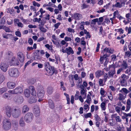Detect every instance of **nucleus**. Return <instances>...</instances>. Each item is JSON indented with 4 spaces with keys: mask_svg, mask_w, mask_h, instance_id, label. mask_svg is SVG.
<instances>
[{
    "mask_svg": "<svg viewBox=\"0 0 131 131\" xmlns=\"http://www.w3.org/2000/svg\"><path fill=\"white\" fill-rule=\"evenodd\" d=\"M29 89L31 91V94L33 97L30 98L29 100V102L30 104H32L36 102L37 100L36 91L34 87L32 86H30L29 87Z\"/></svg>",
    "mask_w": 131,
    "mask_h": 131,
    "instance_id": "1",
    "label": "nucleus"
},
{
    "mask_svg": "<svg viewBox=\"0 0 131 131\" xmlns=\"http://www.w3.org/2000/svg\"><path fill=\"white\" fill-rule=\"evenodd\" d=\"M11 123L9 119L5 118L3 122V128L6 130L9 129L11 127Z\"/></svg>",
    "mask_w": 131,
    "mask_h": 131,
    "instance_id": "2",
    "label": "nucleus"
},
{
    "mask_svg": "<svg viewBox=\"0 0 131 131\" xmlns=\"http://www.w3.org/2000/svg\"><path fill=\"white\" fill-rule=\"evenodd\" d=\"M9 74L11 77H17L19 74V72L17 68H12L10 69L9 71Z\"/></svg>",
    "mask_w": 131,
    "mask_h": 131,
    "instance_id": "3",
    "label": "nucleus"
},
{
    "mask_svg": "<svg viewBox=\"0 0 131 131\" xmlns=\"http://www.w3.org/2000/svg\"><path fill=\"white\" fill-rule=\"evenodd\" d=\"M33 117V114L31 113H28L25 115L24 117L25 121L27 123H30L32 121Z\"/></svg>",
    "mask_w": 131,
    "mask_h": 131,
    "instance_id": "4",
    "label": "nucleus"
},
{
    "mask_svg": "<svg viewBox=\"0 0 131 131\" xmlns=\"http://www.w3.org/2000/svg\"><path fill=\"white\" fill-rule=\"evenodd\" d=\"M21 114V111L18 109H13L12 111V114L14 118H17L19 117Z\"/></svg>",
    "mask_w": 131,
    "mask_h": 131,
    "instance_id": "5",
    "label": "nucleus"
},
{
    "mask_svg": "<svg viewBox=\"0 0 131 131\" xmlns=\"http://www.w3.org/2000/svg\"><path fill=\"white\" fill-rule=\"evenodd\" d=\"M114 51V49L110 47H106L101 52V53L103 54H105V53H108L110 54H113Z\"/></svg>",
    "mask_w": 131,
    "mask_h": 131,
    "instance_id": "6",
    "label": "nucleus"
},
{
    "mask_svg": "<svg viewBox=\"0 0 131 131\" xmlns=\"http://www.w3.org/2000/svg\"><path fill=\"white\" fill-rule=\"evenodd\" d=\"M17 58L19 61L21 63L24 61L25 56L23 53L21 52H18L17 54Z\"/></svg>",
    "mask_w": 131,
    "mask_h": 131,
    "instance_id": "7",
    "label": "nucleus"
},
{
    "mask_svg": "<svg viewBox=\"0 0 131 131\" xmlns=\"http://www.w3.org/2000/svg\"><path fill=\"white\" fill-rule=\"evenodd\" d=\"M44 89L42 87L38 90L37 95L39 98H42L44 96Z\"/></svg>",
    "mask_w": 131,
    "mask_h": 131,
    "instance_id": "8",
    "label": "nucleus"
},
{
    "mask_svg": "<svg viewBox=\"0 0 131 131\" xmlns=\"http://www.w3.org/2000/svg\"><path fill=\"white\" fill-rule=\"evenodd\" d=\"M13 100L14 101L19 104H21L23 101V98L21 96H15Z\"/></svg>",
    "mask_w": 131,
    "mask_h": 131,
    "instance_id": "9",
    "label": "nucleus"
},
{
    "mask_svg": "<svg viewBox=\"0 0 131 131\" xmlns=\"http://www.w3.org/2000/svg\"><path fill=\"white\" fill-rule=\"evenodd\" d=\"M129 77L128 76L124 74H122L121 76V77L119 78H121L120 83L121 84L125 83V81Z\"/></svg>",
    "mask_w": 131,
    "mask_h": 131,
    "instance_id": "10",
    "label": "nucleus"
},
{
    "mask_svg": "<svg viewBox=\"0 0 131 131\" xmlns=\"http://www.w3.org/2000/svg\"><path fill=\"white\" fill-rule=\"evenodd\" d=\"M33 108V112L35 116L39 115L40 113V111L38 106L35 105L34 107Z\"/></svg>",
    "mask_w": 131,
    "mask_h": 131,
    "instance_id": "11",
    "label": "nucleus"
},
{
    "mask_svg": "<svg viewBox=\"0 0 131 131\" xmlns=\"http://www.w3.org/2000/svg\"><path fill=\"white\" fill-rule=\"evenodd\" d=\"M11 63L13 65L18 66L19 64V63L18 59H17L15 57H13L10 61Z\"/></svg>",
    "mask_w": 131,
    "mask_h": 131,
    "instance_id": "12",
    "label": "nucleus"
},
{
    "mask_svg": "<svg viewBox=\"0 0 131 131\" xmlns=\"http://www.w3.org/2000/svg\"><path fill=\"white\" fill-rule=\"evenodd\" d=\"M13 109L10 107L7 106L6 107V113L8 117H10L11 115V111H12Z\"/></svg>",
    "mask_w": 131,
    "mask_h": 131,
    "instance_id": "13",
    "label": "nucleus"
},
{
    "mask_svg": "<svg viewBox=\"0 0 131 131\" xmlns=\"http://www.w3.org/2000/svg\"><path fill=\"white\" fill-rule=\"evenodd\" d=\"M73 17L75 20H79L82 18V16L81 14L78 13H76L73 14Z\"/></svg>",
    "mask_w": 131,
    "mask_h": 131,
    "instance_id": "14",
    "label": "nucleus"
},
{
    "mask_svg": "<svg viewBox=\"0 0 131 131\" xmlns=\"http://www.w3.org/2000/svg\"><path fill=\"white\" fill-rule=\"evenodd\" d=\"M8 67V65L6 63H2L1 64V69L4 72H5L7 71Z\"/></svg>",
    "mask_w": 131,
    "mask_h": 131,
    "instance_id": "15",
    "label": "nucleus"
},
{
    "mask_svg": "<svg viewBox=\"0 0 131 131\" xmlns=\"http://www.w3.org/2000/svg\"><path fill=\"white\" fill-rule=\"evenodd\" d=\"M131 102L130 99H128L126 102V109L125 110L126 112H127L129 110L131 107Z\"/></svg>",
    "mask_w": 131,
    "mask_h": 131,
    "instance_id": "16",
    "label": "nucleus"
},
{
    "mask_svg": "<svg viewBox=\"0 0 131 131\" xmlns=\"http://www.w3.org/2000/svg\"><path fill=\"white\" fill-rule=\"evenodd\" d=\"M7 85L9 89H11L15 87V84L14 83L9 82L7 83Z\"/></svg>",
    "mask_w": 131,
    "mask_h": 131,
    "instance_id": "17",
    "label": "nucleus"
},
{
    "mask_svg": "<svg viewBox=\"0 0 131 131\" xmlns=\"http://www.w3.org/2000/svg\"><path fill=\"white\" fill-rule=\"evenodd\" d=\"M118 99L120 101H122L125 99L126 97V95H124L121 93H119L118 94Z\"/></svg>",
    "mask_w": 131,
    "mask_h": 131,
    "instance_id": "18",
    "label": "nucleus"
},
{
    "mask_svg": "<svg viewBox=\"0 0 131 131\" xmlns=\"http://www.w3.org/2000/svg\"><path fill=\"white\" fill-rule=\"evenodd\" d=\"M14 89L15 94L21 93L23 92V91L22 88L21 87H18Z\"/></svg>",
    "mask_w": 131,
    "mask_h": 131,
    "instance_id": "19",
    "label": "nucleus"
},
{
    "mask_svg": "<svg viewBox=\"0 0 131 131\" xmlns=\"http://www.w3.org/2000/svg\"><path fill=\"white\" fill-rule=\"evenodd\" d=\"M46 70L50 75L52 74L53 73V70L52 69V67L49 65L46 68Z\"/></svg>",
    "mask_w": 131,
    "mask_h": 131,
    "instance_id": "20",
    "label": "nucleus"
},
{
    "mask_svg": "<svg viewBox=\"0 0 131 131\" xmlns=\"http://www.w3.org/2000/svg\"><path fill=\"white\" fill-rule=\"evenodd\" d=\"M110 71L108 72V77H113L115 73V68L114 67V69H113V68L111 69Z\"/></svg>",
    "mask_w": 131,
    "mask_h": 131,
    "instance_id": "21",
    "label": "nucleus"
},
{
    "mask_svg": "<svg viewBox=\"0 0 131 131\" xmlns=\"http://www.w3.org/2000/svg\"><path fill=\"white\" fill-rule=\"evenodd\" d=\"M66 53L68 55L70 54H73L74 53V51L71 47H69L66 48Z\"/></svg>",
    "mask_w": 131,
    "mask_h": 131,
    "instance_id": "22",
    "label": "nucleus"
},
{
    "mask_svg": "<svg viewBox=\"0 0 131 131\" xmlns=\"http://www.w3.org/2000/svg\"><path fill=\"white\" fill-rule=\"evenodd\" d=\"M123 2L120 3L119 2H117L115 4L113 5L112 6L113 7L120 8L122 7V4H123Z\"/></svg>",
    "mask_w": 131,
    "mask_h": 131,
    "instance_id": "23",
    "label": "nucleus"
},
{
    "mask_svg": "<svg viewBox=\"0 0 131 131\" xmlns=\"http://www.w3.org/2000/svg\"><path fill=\"white\" fill-rule=\"evenodd\" d=\"M103 74V71L100 70H98L95 73L96 77L97 78H99Z\"/></svg>",
    "mask_w": 131,
    "mask_h": 131,
    "instance_id": "24",
    "label": "nucleus"
},
{
    "mask_svg": "<svg viewBox=\"0 0 131 131\" xmlns=\"http://www.w3.org/2000/svg\"><path fill=\"white\" fill-rule=\"evenodd\" d=\"M19 123L20 126L21 127H24L25 126V123L23 118L21 117L19 120Z\"/></svg>",
    "mask_w": 131,
    "mask_h": 131,
    "instance_id": "25",
    "label": "nucleus"
},
{
    "mask_svg": "<svg viewBox=\"0 0 131 131\" xmlns=\"http://www.w3.org/2000/svg\"><path fill=\"white\" fill-rule=\"evenodd\" d=\"M29 89V90L26 89L25 90L24 93L26 97H29L30 95V92L31 93Z\"/></svg>",
    "mask_w": 131,
    "mask_h": 131,
    "instance_id": "26",
    "label": "nucleus"
},
{
    "mask_svg": "<svg viewBox=\"0 0 131 131\" xmlns=\"http://www.w3.org/2000/svg\"><path fill=\"white\" fill-rule=\"evenodd\" d=\"M53 91V88L52 87L48 86L47 88V92L49 94H52Z\"/></svg>",
    "mask_w": 131,
    "mask_h": 131,
    "instance_id": "27",
    "label": "nucleus"
},
{
    "mask_svg": "<svg viewBox=\"0 0 131 131\" xmlns=\"http://www.w3.org/2000/svg\"><path fill=\"white\" fill-rule=\"evenodd\" d=\"M103 54V55L101 57V58L100 59V61L101 64L103 63L104 59H105L107 57V55L106 53Z\"/></svg>",
    "mask_w": 131,
    "mask_h": 131,
    "instance_id": "28",
    "label": "nucleus"
},
{
    "mask_svg": "<svg viewBox=\"0 0 131 131\" xmlns=\"http://www.w3.org/2000/svg\"><path fill=\"white\" fill-rule=\"evenodd\" d=\"M49 106L51 109H53L54 107V104L52 100L51 99L49 100Z\"/></svg>",
    "mask_w": 131,
    "mask_h": 131,
    "instance_id": "29",
    "label": "nucleus"
},
{
    "mask_svg": "<svg viewBox=\"0 0 131 131\" xmlns=\"http://www.w3.org/2000/svg\"><path fill=\"white\" fill-rule=\"evenodd\" d=\"M38 26L39 28L41 31L43 32H46L47 30L43 27V24L42 25H39Z\"/></svg>",
    "mask_w": 131,
    "mask_h": 131,
    "instance_id": "30",
    "label": "nucleus"
},
{
    "mask_svg": "<svg viewBox=\"0 0 131 131\" xmlns=\"http://www.w3.org/2000/svg\"><path fill=\"white\" fill-rule=\"evenodd\" d=\"M5 77L3 74L0 73V84H1L5 79Z\"/></svg>",
    "mask_w": 131,
    "mask_h": 131,
    "instance_id": "31",
    "label": "nucleus"
},
{
    "mask_svg": "<svg viewBox=\"0 0 131 131\" xmlns=\"http://www.w3.org/2000/svg\"><path fill=\"white\" fill-rule=\"evenodd\" d=\"M29 110V109L26 105H25L23 106V107L22 112L24 113H25L27 112Z\"/></svg>",
    "mask_w": 131,
    "mask_h": 131,
    "instance_id": "32",
    "label": "nucleus"
},
{
    "mask_svg": "<svg viewBox=\"0 0 131 131\" xmlns=\"http://www.w3.org/2000/svg\"><path fill=\"white\" fill-rule=\"evenodd\" d=\"M2 36L4 38L6 39H7L13 36L11 34H3Z\"/></svg>",
    "mask_w": 131,
    "mask_h": 131,
    "instance_id": "33",
    "label": "nucleus"
},
{
    "mask_svg": "<svg viewBox=\"0 0 131 131\" xmlns=\"http://www.w3.org/2000/svg\"><path fill=\"white\" fill-rule=\"evenodd\" d=\"M91 101V99L90 96L89 94L87 95V99L86 101H85V102H86L87 103L90 104Z\"/></svg>",
    "mask_w": 131,
    "mask_h": 131,
    "instance_id": "34",
    "label": "nucleus"
},
{
    "mask_svg": "<svg viewBox=\"0 0 131 131\" xmlns=\"http://www.w3.org/2000/svg\"><path fill=\"white\" fill-rule=\"evenodd\" d=\"M105 106V103L104 102L101 103L100 106L102 111H105V110L106 109Z\"/></svg>",
    "mask_w": 131,
    "mask_h": 131,
    "instance_id": "35",
    "label": "nucleus"
},
{
    "mask_svg": "<svg viewBox=\"0 0 131 131\" xmlns=\"http://www.w3.org/2000/svg\"><path fill=\"white\" fill-rule=\"evenodd\" d=\"M7 90V88L6 87H3L0 88V93L2 94L6 92Z\"/></svg>",
    "mask_w": 131,
    "mask_h": 131,
    "instance_id": "36",
    "label": "nucleus"
},
{
    "mask_svg": "<svg viewBox=\"0 0 131 131\" xmlns=\"http://www.w3.org/2000/svg\"><path fill=\"white\" fill-rule=\"evenodd\" d=\"M113 68V69H114V66L112 65H110L109 66V67L108 68L107 67H106L105 68H104V69L107 71L109 70H111Z\"/></svg>",
    "mask_w": 131,
    "mask_h": 131,
    "instance_id": "37",
    "label": "nucleus"
},
{
    "mask_svg": "<svg viewBox=\"0 0 131 131\" xmlns=\"http://www.w3.org/2000/svg\"><path fill=\"white\" fill-rule=\"evenodd\" d=\"M64 95L66 96L67 101V104H69L70 103V99L69 97V95L67 93H65Z\"/></svg>",
    "mask_w": 131,
    "mask_h": 131,
    "instance_id": "38",
    "label": "nucleus"
},
{
    "mask_svg": "<svg viewBox=\"0 0 131 131\" xmlns=\"http://www.w3.org/2000/svg\"><path fill=\"white\" fill-rule=\"evenodd\" d=\"M122 66L123 69H126L128 67L127 64L126 62L124 61L122 65Z\"/></svg>",
    "mask_w": 131,
    "mask_h": 131,
    "instance_id": "39",
    "label": "nucleus"
},
{
    "mask_svg": "<svg viewBox=\"0 0 131 131\" xmlns=\"http://www.w3.org/2000/svg\"><path fill=\"white\" fill-rule=\"evenodd\" d=\"M94 117L95 119V122L100 121L101 118H100L99 116L97 114H95L94 116Z\"/></svg>",
    "mask_w": 131,
    "mask_h": 131,
    "instance_id": "40",
    "label": "nucleus"
},
{
    "mask_svg": "<svg viewBox=\"0 0 131 131\" xmlns=\"http://www.w3.org/2000/svg\"><path fill=\"white\" fill-rule=\"evenodd\" d=\"M60 83L61 90L63 91H65L66 89L65 87L64 86V82L62 81H61L60 82Z\"/></svg>",
    "mask_w": 131,
    "mask_h": 131,
    "instance_id": "41",
    "label": "nucleus"
},
{
    "mask_svg": "<svg viewBox=\"0 0 131 131\" xmlns=\"http://www.w3.org/2000/svg\"><path fill=\"white\" fill-rule=\"evenodd\" d=\"M115 110L120 115H121L119 113L121 111V108L118 106H116L115 107Z\"/></svg>",
    "mask_w": 131,
    "mask_h": 131,
    "instance_id": "42",
    "label": "nucleus"
},
{
    "mask_svg": "<svg viewBox=\"0 0 131 131\" xmlns=\"http://www.w3.org/2000/svg\"><path fill=\"white\" fill-rule=\"evenodd\" d=\"M126 17L128 22H130V19L131 18V14L130 13H128L126 14Z\"/></svg>",
    "mask_w": 131,
    "mask_h": 131,
    "instance_id": "43",
    "label": "nucleus"
},
{
    "mask_svg": "<svg viewBox=\"0 0 131 131\" xmlns=\"http://www.w3.org/2000/svg\"><path fill=\"white\" fill-rule=\"evenodd\" d=\"M116 122H117L121 123L122 120L119 116H117L115 119Z\"/></svg>",
    "mask_w": 131,
    "mask_h": 131,
    "instance_id": "44",
    "label": "nucleus"
},
{
    "mask_svg": "<svg viewBox=\"0 0 131 131\" xmlns=\"http://www.w3.org/2000/svg\"><path fill=\"white\" fill-rule=\"evenodd\" d=\"M19 19L18 18H15L14 19V23L15 25V26L17 25L18 24L20 23Z\"/></svg>",
    "mask_w": 131,
    "mask_h": 131,
    "instance_id": "45",
    "label": "nucleus"
},
{
    "mask_svg": "<svg viewBox=\"0 0 131 131\" xmlns=\"http://www.w3.org/2000/svg\"><path fill=\"white\" fill-rule=\"evenodd\" d=\"M81 95H84V96L83 97V99H85L86 97V94L85 92V90H81Z\"/></svg>",
    "mask_w": 131,
    "mask_h": 131,
    "instance_id": "46",
    "label": "nucleus"
},
{
    "mask_svg": "<svg viewBox=\"0 0 131 131\" xmlns=\"http://www.w3.org/2000/svg\"><path fill=\"white\" fill-rule=\"evenodd\" d=\"M103 79H100L99 80V84L100 86H103L104 85L103 84Z\"/></svg>",
    "mask_w": 131,
    "mask_h": 131,
    "instance_id": "47",
    "label": "nucleus"
},
{
    "mask_svg": "<svg viewBox=\"0 0 131 131\" xmlns=\"http://www.w3.org/2000/svg\"><path fill=\"white\" fill-rule=\"evenodd\" d=\"M45 47L48 49L50 50L51 51L52 50V46H50L49 44H47L45 45Z\"/></svg>",
    "mask_w": 131,
    "mask_h": 131,
    "instance_id": "48",
    "label": "nucleus"
},
{
    "mask_svg": "<svg viewBox=\"0 0 131 131\" xmlns=\"http://www.w3.org/2000/svg\"><path fill=\"white\" fill-rule=\"evenodd\" d=\"M105 92V91L104 89L103 88H101L100 89V94L102 96H103L104 95Z\"/></svg>",
    "mask_w": 131,
    "mask_h": 131,
    "instance_id": "49",
    "label": "nucleus"
},
{
    "mask_svg": "<svg viewBox=\"0 0 131 131\" xmlns=\"http://www.w3.org/2000/svg\"><path fill=\"white\" fill-rule=\"evenodd\" d=\"M122 91L126 94H127L129 92V91L126 88H122L121 90L119 91V92H122Z\"/></svg>",
    "mask_w": 131,
    "mask_h": 131,
    "instance_id": "50",
    "label": "nucleus"
},
{
    "mask_svg": "<svg viewBox=\"0 0 131 131\" xmlns=\"http://www.w3.org/2000/svg\"><path fill=\"white\" fill-rule=\"evenodd\" d=\"M73 79V78L74 79V80L75 81H77L78 79H79L78 75L77 74H75L73 75V77H72Z\"/></svg>",
    "mask_w": 131,
    "mask_h": 131,
    "instance_id": "51",
    "label": "nucleus"
},
{
    "mask_svg": "<svg viewBox=\"0 0 131 131\" xmlns=\"http://www.w3.org/2000/svg\"><path fill=\"white\" fill-rule=\"evenodd\" d=\"M79 92L78 91H77L76 92V94L75 95V100H78V99L79 98Z\"/></svg>",
    "mask_w": 131,
    "mask_h": 131,
    "instance_id": "52",
    "label": "nucleus"
},
{
    "mask_svg": "<svg viewBox=\"0 0 131 131\" xmlns=\"http://www.w3.org/2000/svg\"><path fill=\"white\" fill-rule=\"evenodd\" d=\"M92 114L90 113H88L84 115L85 118H87L89 117H90L91 116Z\"/></svg>",
    "mask_w": 131,
    "mask_h": 131,
    "instance_id": "53",
    "label": "nucleus"
},
{
    "mask_svg": "<svg viewBox=\"0 0 131 131\" xmlns=\"http://www.w3.org/2000/svg\"><path fill=\"white\" fill-rule=\"evenodd\" d=\"M3 29L6 32H11V30L8 27H4Z\"/></svg>",
    "mask_w": 131,
    "mask_h": 131,
    "instance_id": "54",
    "label": "nucleus"
},
{
    "mask_svg": "<svg viewBox=\"0 0 131 131\" xmlns=\"http://www.w3.org/2000/svg\"><path fill=\"white\" fill-rule=\"evenodd\" d=\"M33 62V60L31 59L30 60L28 61L25 64L24 67L25 68H26V67L29 64H30L31 62Z\"/></svg>",
    "mask_w": 131,
    "mask_h": 131,
    "instance_id": "55",
    "label": "nucleus"
},
{
    "mask_svg": "<svg viewBox=\"0 0 131 131\" xmlns=\"http://www.w3.org/2000/svg\"><path fill=\"white\" fill-rule=\"evenodd\" d=\"M15 35L19 37H20L21 36V32L19 31H17L15 32Z\"/></svg>",
    "mask_w": 131,
    "mask_h": 131,
    "instance_id": "56",
    "label": "nucleus"
},
{
    "mask_svg": "<svg viewBox=\"0 0 131 131\" xmlns=\"http://www.w3.org/2000/svg\"><path fill=\"white\" fill-rule=\"evenodd\" d=\"M60 24L61 23H58L55 24L54 25V26L55 28L54 29V30H55L56 29L58 28L59 27V26L60 25Z\"/></svg>",
    "mask_w": 131,
    "mask_h": 131,
    "instance_id": "57",
    "label": "nucleus"
},
{
    "mask_svg": "<svg viewBox=\"0 0 131 131\" xmlns=\"http://www.w3.org/2000/svg\"><path fill=\"white\" fill-rule=\"evenodd\" d=\"M84 108L86 111H88L89 109V107L88 104H85L84 105Z\"/></svg>",
    "mask_w": 131,
    "mask_h": 131,
    "instance_id": "58",
    "label": "nucleus"
},
{
    "mask_svg": "<svg viewBox=\"0 0 131 131\" xmlns=\"http://www.w3.org/2000/svg\"><path fill=\"white\" fill-rule=\"evenodd\" d=\"M88 6H89L88 5H87L85 3H84L82 5L81 7L82 9H84L87 8Z\"/></svg>",
    "mask_w": 131,
    "mask_h": 131,
    "instance_id": "59",
    "label": "nucleus"
},
{
    "mask_svg": "<svg viewBox=\"0 0 131 131\" xmlns=\"http://www.w3.org/2000/svg\"><path fill=\"white\" fill-rule=\"evenodd\" d=\"M125 55L127 57H129L131 55V52L129 51H126L125 52Z\"/></svg>",
    "mask_w": 131,
    "mask_h": 131,
    "instance_id": "60",
    "label": "nucleus"
},
{
    "mask_svg": "<svg viewBox=\"0 0 131 131\" xmlns=\"http://www.w3.org/2000/svg\"><path fill=\"white\" fill-rule=\"evenodd\" d=\"M32 3L33 5L35 6H36L38 7H39L40 6V5L39 4L36 2L35 1H33Z\"/></svg>",
    "mask_w": 131,
    "mask_h": 131,
    "instance_id": "61",
    "label": "nucleus"
},
{
    "mask_svg": "<svg viewBox=\"0 0 131 131\" xmlns=\"http://www.w3.org/2000/svg\"><path fill=\"white\" fill-rule=\"evenodd\" d=\"M9 94L7 93H5L3 95V97L5 99L7 98L8 97Z\"/></svg>",
    "mask_w": 131,
    "mask_h": 131,
    "instance_id": "62",
    "label": "nucleus"
},
{
    "mask_svg": "<svg viewBox=\"0 0 131 131\" xmlns=\"http://www.w3.org/2000/svg\"><path fill=\"white\" fill-rule=\"evenodd\" d=\"M108 77L107 74L106 73H105L104 75V80L105 82H106L107 80V78Z\"/></svg>",
    "mask_w": 131,
    "mask_h": 131,
    "instance_id": "63",
    "label": "nucleus"
},
{
    "mask_svg": "<svg viewBox=\"0 0 131 131\" xmlns=\"http://www.w3.org/2000/svg\"><path fill=\"white\" fill-rule=\"evenodd\" d=\"M64 40L66 41H71V38L70 37H66L64 39Z\"/></svg>",
    "mask_w": 131,
    "mask_h": 131,
    "instance_id": "64",
    "label": "nucleus"
}]
</instances>
